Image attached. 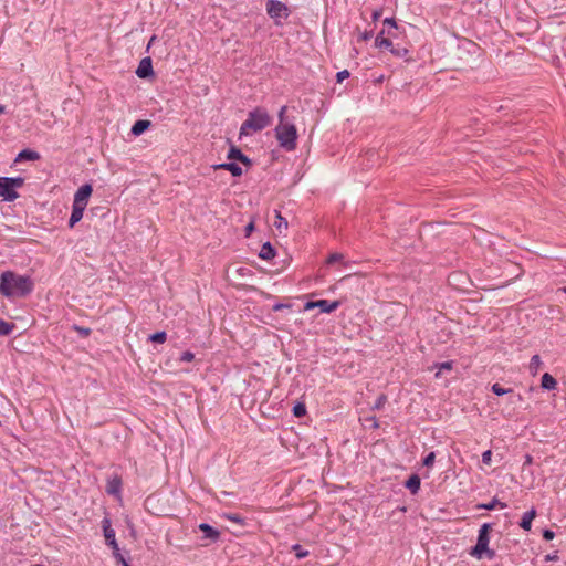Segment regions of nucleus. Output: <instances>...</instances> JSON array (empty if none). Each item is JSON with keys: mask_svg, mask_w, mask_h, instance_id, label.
<instances>
[{"mask_svg": "<svg viewBox=\"0 0 566 566\" xmlns=\"http://www.w3.org/2000/svg\"><path fill=\"white\" fill-rule=\"evenodd\" d=\"M33 290V281L28 275H19L11 271L2 273V295L24 297Z\"/></svg>", "mask_w": 566, "mask_h": 566, "instance_id": "1", "label": "nucleus"}, {"mask_svg": "<svg viewBox=\"0 0 566 566\" xmlns=\"http://www.w3.org/2000/svg\"><path fill=\"white\" fill-rule=\"evenodd\" d=\"M271 123L269 112L262 107H256L248 114V118L240 127V137L250 136L268 127Z\"/></svg>", "mask_w": 566, "mask_h": 566, "instance_id": "2", "label": "nucleus"}, {"mask_svg": "<svg viewBox=\"0 0 566 566\" xmlns=\"http://www.w3.org/2000/svg\"><path fill=\"white\" fill-rule=\"evenodd\" d=\"M279 146L287 151H293L297 146V129L293 123H279L274 129Z\"/></svg>", "mask_w": 566, "mask_h": 566, "instance_id": "3", "label": "nucleus"}, {"mask_svg": "<svg viewBox=\"0 0 566 566\" xmlns=\"http://www.w3.org/2000/svg\"><path fill=\"white\" fill-rule=\"evenodd\" d=\"M491 524H483L479 530L478 541L474 547L471 548L470 555L476 559H482L483 556L492 559L495 555L494 551L489 548Z\"/></svg>", "mask_w": 566, "mask_h": 566, "instance_id": "4", "label": "nucleus"}, {"mask_svg": "<svg viewBox=\"0 0 566 566\" xmlns=\"http://www.w3.org/2000/svg\"><path fill=\"white\" fill-rule=\"evenodd\" d=\"M24 185V178L15 177H2V200L13 201L19 197L17 189Z\"/></svg>", "mask_w": 566, "mask_h": 566, "instance_id": "5", "label": "nucleus"}, {"mask_svg": "<svg viewBox=\"0 0 566 566\" xmlns=\"http://www.w3.org/2000/svg\"><path fill=\"white\" fill-rule=\"evenodd\" d=\"M93 188L90 184L81 186L74 195L73 208L85 211Z\"/></svg>", "mask_w": 566, "mask_h": 566, "instance_id": "6", "label": "nucleus"}, {"mask_svg": "<svg viewBox=\"0 0 566 566\" xmlns=\"http://www.w3.org/2000/svg\"><path fill=\"white\" fill-rule=\"evenodd\" d=\"M339 303L334 301L329 303L327 300H318V301H308L304 305L305 311L313 310L315 307L319 308L323 313H331L338 307Z\"/></svg>", "mask_w": 566, "mask_h": 566, "instance_id": "7", "label": "nucleus"}, {"mask_svg": "<svg viewBox=\"0 0 566 566\" xmlns=\"http://www.w3.org/2000/svg\"><path fill=\"white\" fill-rule=\"evenodd\" d=\"M266 11H268V14L274 19L281 18L283 15H285V17L287 15L286 6L283 2L277 1V0H269L266 3Z\"/></svg>", "mask_w": 566, "mask_h": 566, "instance_id": "8", "label": "nucleus"}, {"mask_svg": "<svg viewBox=\"0 0 566 566\" xmlns=\"http://www.w3.org/2000/svg\"><path fill=\"white\" fill-rule=\"evenodd\" d=\"M136 74L140 78H145L153 74V67L149 57H145L140 61L139 66L136 70Z\"/></svg>", "mask_w": 566, "mask_h": 566, "instance_id": "9", "label": "nucleus"}, {"mask_svg": "<svg viewBox=\"0 0 566 566\" xmlns=\"http://www.w3.org/2000/svg\"><path fill=\"white\" fill-rule=\"evenodd\" d=\"M120 489H122V480L119 476L115 475L109 479L107 482L106 491L108 494L116 495L120 497Z\"/></svg>", "mask_w": 566, "mask_h": 566, "instance_id": "10", "label": "nucleus"}, {"mask_svg": "<svg viewBox=\"0 0 566 566\" xmlns=\"http://www.w3.org/2000/svg\"><path fill=\"white\" fill-rule=\"evenodd\" d=\"M213 169L217 170V169H224V170H228L232 174V176L234 177H238V176H241L242 175V169L240 166H238L237 164L234 163H223V164H218V165H214L213 166Z\"/></svg>", "mask_w": 566, "mask_h": 566, "instance_id": "11", "label": "nucleus"}, {"mask_svg": "<svg viewBox=\"0 0 566 566\" xmlns=\"http://www.w3.org/2000/svg\"><path fill=\"white\" fill-rule=\"evenodd\" d=\"M535 516H536V510L533 507L523 514L520 526L524 531H530L532 527V521L535 518Z\"/></svg>", "mask_w": 566, "mask_h": 566, "instance_id": "12", "label": "nucleus"}, {"mask_svg": "<svg viewBox=\"0 0 566 566\" xmlns=\"http://www.w3.org/2000/svg\"><path fill=\"white\" fill-rule=\"evenodd\" d=\"M40 158L39 153L31 150V149H23L18 154V156L14 159V163L21 161V160H38Z\"/></svg>", "mask_w": 566, "mask_h": 566, "instance_id": "13", "label": "nucleus"}, {"mask_svg": "<svg viewBox=\"0 0 566 566\" xmlns=\"http://www.w3.org/2000/svg\"><path fill=\"white\" fill-rule=\"evenodd\" d=\"M262 260H272L275 256V250L270 242H265L259 252Z\"/></svg>", "mask_w": 566, "mask_h": 566, "instance_id": "14", "label": "nucleus"}, {"mask_svg": "<svg viewBox=\"0 0 566 566\" xmlns=\"http://www.w3.org/2000/svg\"><path fill=\"white\" fill-rule=\"evenodd\" d=\"M102 525H103V533H104V537H105L106 542L116 537L115 531L112 527V522L108 517H105L102 521Z\"/></svg>", "mask_w": 566, "mask_h": 566, "instance_id": "15", "label": "nucleus"}, {"mask_svg": "<svg viewBox=\"0 0 566 566\" xmlns=\"http://www.w3.org/2000/svg\"><path fill=\"white\" fill-rule=\"evenodd\" d=\"M406 488L411 491L412 494H416L420 489V478L417 474H412L406 481Z\"/></svg>", "mask_w": 566, "mask_h": 566, "instance_id": "16", "label": "nucleus"}, {"mask_svg": "<svg viewBox=\"0 0 566 566\" xmlns=\"http://www.w3.org/2000/svg\"><path fill=\"white\" fill-rule=\"evenodd\" d=\"M229 159H238L241 163L250 164L249 158L242 154V151L237 147H231L228 154Z\"/></svg>", "mask_w": 566, "mask_h": 566, "instance_id": "17", "label": "nucleus"}, {"mask_svg": "<svg viewBox=\"0 0 566 566\" xmlns=\"http://www.w3.org/2000/svg\"><path fill=\"white\" fill-rule=\"evenodd\" d=\"M556 380L555 378L549 375L548 373H545L543 376H542V388L546 389V390H553L556 388Z\"/></svg>", "mask_w": 566, "mask_h": 566, "instance_id": "18", "label": "nucleus"}, {"mask_svg": "<svg viewBox=\"0 0 566 566\" xmlns=\"http://www.w3.org/2000/svg\"><path fill=\"white\" fill-rule=\"evenodd\" d=\"M149 120H137L132 127V133L138 136L144 133L149 127Z\"/></svg>", "mask_w": 566, "mask_h": 566, "instance_id": "19", "label": "nucleus"}, {"mask_svg": "<svg viewBox=\"0 0 566 566\" xmlns=\"http://www.w3.org/2000/svg\"><path fill=\"white\" fill-rule=\"evenodd\" d=\"M199 528L206 533L207 537L212 538L214 541L219 538L220 533L209 524L202 523L199 525Z\"/></svg>", "mask_w": 566, "mask_h": 566, "instance_id": "20", "label": "nucleus"}, {"mask_svg": "<svg viewBox=\"0 0 566 566\" xmlns=\"http://www.w3.org/2000/svg\"><path fill=\"white\" fill-rule=\"evenodd\" d=\"M274 227L280 232L285 231L289 227L287 220L284 217H282L281 212H279V211L275 212Z\"/></svg>", "mask_w": 566, "mask_h": 566, "instance_id": "21", "label": "nucleus"}, {"mask_svg": "<svg viewBox=\"0 0 566 566\" xmlns=\"http://www.w3.org/2000/svg\"><path fill=\"white\" fill-rule=\"evenodd\" d=\"M542 367V360L538 355H534L530 361V371L533 376H536Z\"/></svg>", "mask_w": 566, "mask_h": 566, "instance_id": "22", "label": "nucleus"}, {"mask_svg": "<svg viewBox=\"0 0 566 566\" xmlns=\"http://www.w3.org/2000/svg\"><path fill=\"white\" fill-rule=\"evenodd\" d=\"M84 211L72 207V213L69 220V227L73 228L83 218Z\"/></svg>", "mask_w": 566, "mask_h": 566, "instance_id": "23", "label": "nucleus"}, {"mask_svg": "<svg viewBox=\"0 0 566 566\" xmlns=\"http://www.w3.org/2000/svg\"><path fill=\"white\" fill-rule=\"evenodd\" d=\"M391 44L392 43L387 38L384 36V31H381L375 39V45L379 49H389L391 48Z\"/></svg>", "mask_w": 566, "mask_h": 566, "instance_id": "24", "label": "nucleus"}, {"mask_svg": "<svg viewBox=\"0 0 566 566\" xmlns=\"http://www.w3.org/2000/svg\"><path fill=\"white\" fill-rule=\"evenodd\" d=\"M496 505H499L501 509H505L506 507V504L500 502L497 499H493L488 504H480V505H478V507L479 509H484V510H493Z\"/></svg>", "mask_w": 566, "mask_h": 566, "instance_id": "25", "label": "nucleus"}, {"mask_svg": "<svg viewBox=\"0 0 566 566\" xmlns=\"http://www.w3.org/2000/svg\"><path fill=\"white\" fill-rule=\"evenodd\" d=\"M113 549V555L114 557L116 558V560H119L120 557H124L122 554H120V551H119V547H118V544H117V541H116V537L113 538V539H109L106 542Z\"/></svg>", "mask_w": 566, "mask_h": 566, "instance_id": "26", "label": "nucleus"}, {"mask_svg": "<svg viewBox=\"0 0 566 566\" xmlns=\"http://www.w3.org/2000/svg\"><path fill=\"white\" fill-rule=\"evenodd\" d=\"M167 335L165 332H157L149 336V340L153 343L163 344L166 342Z\"/></svg>", "mask_w": 566, "mask_h": 566, "instance_id": "27", "label": "nucleus"}, {"mask_svg": "<svg viewBox=\"0 0 566 566\" xmlns=\"http://www.w3.org/2000/svg\"><path fill=\"white\" fill-rule=\"evenodd\" d=\"M293 415L297 418L304 417L306 415V407L304 403L298 402L293 407Z\"/></svg>", "mask_w": 566, "mask_h": 566, "instance_id": "28", "label": "nucleus"}, {"mask_svg": "<svg viewBox=\"0 0 566 566\" xmlns=\"http://www.w3.org/2000/svg\"><path fill=\"white\" fill-rule=\"evenodd\" d=\"M390 52L395 55V56H398V57H406L409 53L408 49L407 48H394L391 45V48H389Z\"/></svg>", "mask_w": 566, "mask_h": 566, "instance_id": "29", "label": "nucleus"}, {"mask_svg": "<svg viewBox=\"0 0 566 566\" xmlns=\"http://www.w3.org/2000/svg\"><path fill=\"white\" fill-rule=\"evenodd\" d=\"M343 259H344V255L342 253L335 252V253L329 254V256L326 260V263L333 264L335 262L342 261Z\"/></svg>", "mask_w": 566, "mask_h": 566, "instance_id": "30", "label": "nucleus"}, {"mask_svg": "<svg viewBox=\"0 0 566 566\" xmlns=\"http://www.w3.org/2000/svg\"><path fill=\"white\" fill-rule=\"evenodd\" d=\"M492 391L497 395V396H502V395H505L507 394L510 390L509 389H504L502 388L499 384H494L492 386Z\"/></svg>", "mask_w": 566, "mask_h": 566, "instance_id": "31", "label": "nucleus"}, {"mask_svg": "<svg viewBox=\"0 0 566 566\" xmlns=\"http://www.w3.org/2000/svg\"><path fill=\"white\" fill-rule=\"evenodd\" d=\"M434 459H436V454L434 452H430L429 454H427V457L423 459V465L424 467H431L434 462Z\"/></svg>", "mask_w": 566, "mask_h": 566, "instance_id": "32", "label": "nucleus"}, {"mask_svg": "<svg viewBox=\"0 0 566 566\" xmlns=\"http://www.w3.org/2000/svg\"><path fill=\"white\" fill-rule=\"evenodd\" d=\"M193 358H195L193 353H191V352H189V350L184 352V353L181 354V356H180V360H181V361H187V363L192 361V360H193Z\"/></svg>", "mask_w": 566, "mask_h": 566, "instance_id": "33", "label": "nucleus"}, {"mask_svg": "<svg viewBox=\"0 0 566 566\" xmlns=\"http://www.w3.org/2000/svg\"><path fill=\"white\" fill-rule=\"evenodd\" d=\"M491 460H492V451L491 450H486L482 453V461L484 464L489 465L491 463Z\"/></svg>", "mask_w": 566, "mask_h": 566, "instance_id": "34", "label": "nucleus"}, {"mask_svg": "<svg viewBox=\"0 0 566 566\" xmlns=\"http://www.w3.org/2000/svg\"><path fill=\"white\" fill-rule=\"evenodd\" d=\"M286 111H287V106H285V105L280 108L279 114H277L279 123H287L285 120Z\"/></svg>", "mask_w": 566, "mask_h": 566, "instance_id": "35", "label": "nucleus"}, {"mask_svg": "<svg viewBox=\"0 0 566 566\" xmlns=\"http://www.w3.org/2000/svg\"><path fill=\"white\" fill-rule=\"evenodd\" d=\"M387 397L385 395H380L374 406L375 409H380L386 403Z\"/></svg>", "mask_w": 566, "mask_h": 566, "instance_id": "36", "label": "nucleus"}, {"mask_svg": "<svg viewBox=\"0 0 566 566\" xmlns=\"http://www.w3.org/2000/svg\"><path fill=\"white\" fill-rule=\"evenodd\" d=\"M74 329L82 336H88L91 334V329L87 327L74 326Z\"/></svg>", "mask_w": 566, "mask_h": 566, "instance_id": "37", "label": "nucleus"}, {"mask_svg": "<svg viewBox=\"0 0 566 566\" xmlns=\"http://www.w3.org/2000/svg\"><path fill=\"white\" fill-rule=\"evenodd\" d=\"M336 77H337V82L340 83L345 78L349 77V72L347 70H343V71L337 73Z\"/></svg>", "mask_w": 566, "mask_h": 566, "instance_id": "38", "label": "nucleus"}, {"mask_svg": "<svg viewBox=\"0 0 566 566\" xmlns=\"http://www.w3.org/2000/svg\"><path fill=\"white\" fill-rule=\"evenodd\" d=\"M13 329V325L2 321V335H8Z\"/></svg>", "mask_w": 566, "mask_h": 566, "instance_id": "39", "label": "nucleus"}, {"mask_svg": "<svg viewBox=\"0 0 566 566\" xmlns=\"http://www.w3.org/2000/svg\"><path fill=\"white\" fill-rule=\"evenodd\" d=\"M293 549L296 552L297 558H303V557L307 556V554H308L307 551H302L300 545H295L293 547Z\"/></svg>", "mask_w": 566, "mask_h": 566, "instance_id": "40", "label": "nucleus"}, {"mask_svg": "<svg viewBox=\"0 0 566 566\" xmlns=\"http://www.w3.org/2000/svg\"><path fill=\"white\" fill-rule=\"evenodd\" d=\"M227 518L231 522H234V523H238V524H243V518H241L239 515L237 514H229L227 515Z\"/></svg>", "mask_w": 566, "mask_h": 566, "instance_id": "41", "label": "nucleus"}, {"mask_svg": "<svg viewBox=\"0 0 566 566\" xmlns=\"http://www.w3.org/2000/svg\"><path fill=\"white\" fill-rule=\"evenodd\" d=\"M254 230V220H251L245 227V237H250L252 231Z\"/></svg>", "mask_w": 566, "mask_h": 566, "instance_id": "42", "label": "nucleus"}, {"mask_svg": "<svg viewBox=\"0 0 566 566\" xmlns=\"http://www.w3.org/2000/svg\"><path fill=\"white\" fill-rule=\"evenodd\" d=\"M555 534L553 531L551 530H545L543 532V537L546 539V541H552L554 538Z\"/></svg>", "mask_w": 566, "mask_h": 566, "instance_id": "43", "label": "nucleus"}, {"mask_svg": "<svg viewBox=\"0 0 566 566\" xmlns=\"http://www.w3.org/2000/svg\"><path fill=\"white\" fill-rule=\"evenodd\" d=\"M384 23L389 25L390 28L397 29V23H396V20L394 18H386L384 20Z\"/></svg>", "mask_w": 566, "mask_h": 566, "instance_id": "44", "label": "nucleus"}, {"mask_svg": "<svg viewBox=\"0 0 566 566\" xmlns=\"http://www.w3.org/2000/svg\"><path fill=\"white\" fill-rule=\"evenodd\" d=\"M439 369L442 370H451L452 369V361H444L439 365Z\"/></svg>", "mask_w": 566, "mask_h": 566, "instance_id": "45", "label": "nucleus"}, {"mask_svg": "<svg viewBox=\"0 0 566 566\" xmlns=\"http://www.w3.org/2000/svg\"><path fill=\"white\" fill-rule=\"evenodd\" d=\"M373 36V32L365 31L359 35L361 41H368Z\"/></svg>", "mask_w": 566, "mask_h": 566, "instance_id": "46", "label": "nucleus"}, {"mask_svg": "<svg viewBox=\"0 0 566 566\" xmlns=\"http://www.w3.org/2000/svg\"><path fill=\"white\" fill-rule=\"evenodd\" d=\"M380 15H381V11H380V10H376V11H374V13H373V20H374V21H377V20L380 18Z\"/></svg>", "mask_w": 566, "mask_h": 566, "instance_id": "47", "label": "nucleus"}, {"mask_svg": "<svg viewBox=\"0 0 566 566\" xmlns=\"http://www.w3.org/2000/svg\"><path fill=\"white\" fill-rule=\"evenodd\" d=\"M290 305H286V304H276L274 305L273 310L274 311H279V310H282L284 307H289Z\"/></svg>", "mask_w": 566, "mask_h": 566, "instance_id": "48", "label": "nucleus"}, {"mask_svg": "<svg viewBox=\"0 0 566 566\" xmlns=\"http://www.w3.org/2000/svg\"><path fill=\"white\" fill-rule=\"evenodd\" d=\"M533 462V458L530 454L525 455V464H531Z\"/></svg>", "mask_w": 566, "mask_h": 566, "instance_id": "49", "label": "nucleus"}, {"mask_svg": "<svg viewBox=\"0 0 566 566\" xmlns=\"http://www.w3.org/2000/svg\"><path fill=\"white\" fill-rule=\"evenodd\" d=\"M117 562L120 563L122 566H130L124 557H120Z\"/></svg>", "mask_w": 566, "mask_h": 566, "instance_id": "50", "label": "nucleus"}, {"mask_svg": "<svg viewBox=\"0 0 566 566\" xmlns=\"http://www.w3.org/2000/svg\"><path fill=\"white\" fill-rule=\"evenodd\" d=\"M545 558L546 560H555L557 559V555H547Z\"/></svg>", "mask_w": 566, "mask_h": 566, "instance_id": "51", "label": "nucleus"}, {"mask_svg": "<svg viewBox=\"0 0 566 566\" xmlns=\"http://www.w3.org/2000/svg\"><path fill=\"white\" fill-rule=\"evenodd\" d=\"M373 420H374L373 426H374L375 428H378V421H377V419H376V418H373Z\"/></svg>", "mask_w": 566, "mask_h": 566, "instance_id": "52", "label": "nucleus"}]
</instances>
